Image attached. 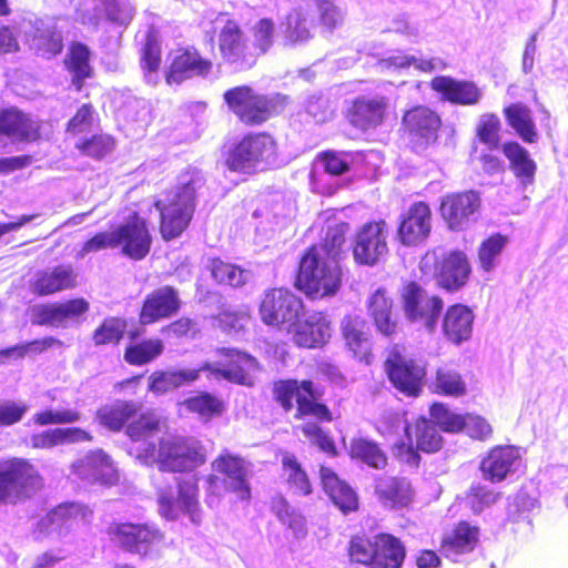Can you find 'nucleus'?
Masks as SVG:
<instances>
[{
	"instance_id": "nucleus-24",
	"label": "nucleus",
	"mask_w": 568,
	"mask_h": 568,
	"mask_svg": "<svg viewBox=\"0 0 568 568\" xmlns=\"http://www.w3.org/2000/svg\"><path fill=\"white\" fill-rule=\"evenodd\" d=\"M478 192L462 191L449 193L442 199L439 212L452 231L463 230L480 209Z\"/></svg>"
},
{
	"instance_id": "nucleus-13",
	"label": "nucleus",
	"mask_w": 568,
	"mask_h": 568,
	"mask_svg": "<svg viewBox=\"0 0 568 568\" xmlns=\"http://www.w3.org/2000/svg\"><path fill=\"white\" fill-rule=\"evenodd\" d=\"M224 100L246 124H261L278 112L275 98L257 94L246 85L227 90L224 93Z\"/></svg>"
},
{
	"instance_id": "nucleus-25",
	"label": "nucleus",
	"mask_w": 568,
	"mask_h": 568,
	"mask_svg": "<svg viewBox=\"0 0 568 568\" xmlns=\"http://www.w3.org/2000/svg\"><path fill=\"white\" fill-rule=\"evenodd\" d=\"M366 308L379 335L393 339L400 333L402 324L395 311L394 300L385 287H378L368 296Z\"/></svg>"
},
{
	"instance_id": "nucleus-38",
	"label": "nucleus",
	"mask_w": 568,
	"mask_h": 568,
	"mask_svg": "<svg viewBox=\"0 0 568 568\" xmlns=\"http://www.w3.org/2000/svg\"><path fill=\"white\" fill-rule=\"evenodd\" d=\"M139 335L138 331H132L129 334L131 343L123 349V361L135 367L149 365L156 361L164 353V342L160 337L144 338L133 342Z\"/></svg>"
},
{
	"instance_id": "nucleus-53",
	"label": "nucleus",
	"mask_w": 568,
	"mask_h": 568,
	"mask_svg": "<svg viewBox=\"0 0 568 568\" xmlns=\"http://www.w3.org/2000/svg\"><path fill=\"white\" fill-rule=\"evenodd\" d=\"M501 150L516 175L524 178H532L535 175L537 165L530 158L529 152L518 142H506L503 144Z\"/></svg>"
},
{
	"instance_id": "nucleus-20",
	"label": "nucleus",
	"mask_w": 568,
	"mask_h": 568,
	"mask_svg": "<svg viewBox=\"0 0 568 568\" xmlns=\"http://www.w3.org/2000/svg\"><path fill=\"white\" fill-rule=\"evenodd\" d=\"M182 302L178 288L164 285L149 292L143 298L138 317L141 325H152L179 313Z\"/></svg>"
},
{
	"instance_id": "nucleus-60",
	"label": "nucleus",
	"mask_w": 568,
	"mask_h": 568,
	"mask_svg": "<svg viewBox=\"0 0 568 568\" xmlns=\"http://www.w3.org/2000/svg\"><path fill=\"white\" fill-rule=\"evenodd\" d=\"M501 498V493L487 485L473 484L466 493V500L475 514L481 513L485 508L496 504Z\"/></svg>"
},
{
	"instance_id": "nucleus-31",
	"label": "nucleus",
	"mask_w": 568,
	"mask_h": 568,
	"mask_svg": "<svg viewBox=\"0 0 568 568\" xmlns=\"http://www.w3.org/2000/svg\"><path fill=\"white\" fill-rule=\"evenodd\" d=\"M318 476L323 491L343 515H349L359 509L361 503L357 491L346 480L342 479L333 468L321 465Z\"/></svg>"
},
{
	"instance_id": "nucleus-16",
	"label": "nucleus",
	"mask_w": 568,
	"mask_h": 568,
	"mask_svg": "<svg viewBox=\"0 0 568 568\" xmlns=\"http://www.w3.org/2000/svg\"><path fill=\"white\" fill-rule=\"evenodd\" d=\"M524 466L521 448L516 445H495L479 462L483 478L490 484H499Z\"/></svg>"
},
{
	"instance_id": "nucleus-42",
	"label": "nucleus",
	"mask_w": 568,
	"mask_h": 568,
	"mask_svg": "<svg viewBox=\"0 0 568 568\" xmlns=\"http://www.w3.org/2000/svg\"><path fill=\"white\" fill-rule=\"evenodd\" d=\"M281 475L290 489L295 494L308 496L313 493L312 481L295 454L284 450L280 453Z\"/></svg>"
},
{
	"instance_id": "nucleus-28",
	"label": "nucleus",
	"mask_w": 568,
	"mask_h": 568,
	"mask_svg": "<svg viewBox=\"0 0 568 568\" xmlns=\"http://www.w3.org/2000/svg\"><path fill=\"white\" fill-rule=\"evenodd\" d=\"M389 99L384 95H362L353 101L348 110L349 123L362 130L368 131L382 125L388 114Z\"/></svg>"
},
{
	"instance_id": "nucleus-9",
	"label": "nucleus",
	"mask_w": 568,
	"mask_h": 568,
	"mask_svg": "<svg viewBox=\"0 0 568 568\" xmlns=\"http://www.w3.org/2000/svg\"><path fill=\"white\" fill-rule=\"evenodd\" d=\"M304 302L291 288L275 286L265 290L258 302L261 322L277 331L291 328L302 316Z\"/></svg>"
},
{
	"instance_id": "nucleus-46",
	"label": "nucleus",
	"mask_w": 568,
	"mask_h": 568,
	"mask_svg": "<svg viewBox=\"0 0 568 568\" xmlns=\"http://www.w3.org/2000/svg\"><path fill=\"white\" fill-rule=\"evenodd\" d=\"M163 426L164 420L155 409L148 408L143 410L141 408L136 417L132 418L125 435L132 442H145L161 433Z\"/></svg>"
},
{
	"instance_id": "nucleus-48",
	"label": "nucleus",
	"mask_w": 568,
	"mask_h": 568,
	"mask_svg": "<svg viewBox=\"0 0 568 568\" xmlns=\"http://www.w3.org/2000/svg\"><path fill=\"white\" fill-rule=\"evenodd\" d=\"M348 229L349 226L346 222L329 225L321 241L310 245L308 247L339 261L344 252Z\"/></svg>"
},
{
	"instance_id": "nucleus-61",
	"label": "nucleus",
	"mask_w": 568,
	"mask_h": 568,
	"mask_svg": "<svg viewBox=\"0 0 568 568\" xmlns=\"http://www.w3.org/2000/svg\"><path fill=\"white\" fill-rule=\"evenodd\" d=\"M501 122L494 113H485L480 115L477 126L476 136L487 145L489 150L496 149L500 142Z\"/></svg>"
},
{
	"instance_id": "nucleus-33",
	"label": "nucleus",
	"mask_w": 568,
	"mask_h": 568,
	"mask_svg": "<svg viewBox=\"0 0 568 568\" xmlns=\"http://www.w3.org/2000/svg\"><path fill=\"white\" fill-rule=\"evenodd\" d=\"M432 212L423 201L415 202L398 225V239L404 245L423 242L430 232Z\"/></svg>"
},
{
	"instance_id": "nucleus-37",
	"label": "nucleus",
	"mask_w": 568,
	"mask_h": 568,
	"mask_svg": "<svg viewBox=\"0 0 568 568\" xmlns=\"http://www.w3.org/2000/svg\"><path fill=\"white\" fill-rule=\"evenodd\" d=\"M142 404L134 400H116L111 405H104L97 412V417L103 427L111 432H121L126 429L141 410Z\"/></svg>"
},
{
	"instance_id": "nucleus-58",
	"label": "nucleus",
	"mask_w": 568,
	"mask_h": 568,
	"mask_svg": "<svg viewBox=\"0 0 568 568\" xmlns=\"http://www.w3.org/2000/svg\"><path fill=\"white\" fill-rule=\"evenodd\" d=\"M210 271L213 278L221 285L240 287L245 283L243 268L219 257L211 260Z\"/></svg>"
},
{
	"instance_id": "nucleus-5",
	"label": "nucleus",
	"mask_w": 568,
	"mask_h": 568,
	"mask_svg": "<svg viewBox=\"0 0 568 568\" xmlns=\"http://www.w3.org/2000/svg\"><path fill=\"white\" fill-rule=\"evenodd\" d=\"M159 211V233L170 242L182 236L190 227L196 209V192L189 181L176 190L169 191L164 199L154 202Z\"/></svg>"
},
{
	"instance_id": "nucleus-36",
	"label": "nucleus",
	"mask_w": 568,
	"mask_h": 568,
	"mask_svg": "<svg viewBox=\"0 0 568 568\" xmlns=\"http://www.w3.org/2000/svg\"><path fill=\"white\" fill-rule=\"evenodd\" d=\"M430 88L440 93L443 99L454 104L475 105L481 98V90L470 81H459L449 77H436Z\"/></svg>"
},
{
	"instance_id": "nucleus-12",
	"label": "nucleus",
	"mask_w": 568,
	"mask_h": 568,
	"mask_svg": "<svg viewBox=\"0 0 568 568\" xmlns=\"http://www.w3.org/2000/svg\"><path fill=\"white\" fill-rule=\"evenodd\" d=\"M389 230L385 220H373L361 225L352 242V253L356 264L374 266L388 254Z\"/></svg>"
},
{
	"instance_id": "nucleus-11",
	"label": "nucleus",
	"mask_w": 568,
	"mask_h": 568,
	"mask_svg": "<svg viewBox=\"0 0 568 568\" xmlns=\"http://www.w3.org/2000/svg\"><path fill=\"white\" fill-rule=\"evenodd\" d=\"M400 303L405 317L418 323L428 333L436 331L444 310V301L437 294H429L418 282H406L400 291Z\"/></svg>"
},
{
	"instance_id": "nucleus-3",
	"label": "nucleus",
	"mask_w": 568,
	"mask_h": 568,
	"mask_svg": "<svg viewBox=\"0 0 568 568\" xmlns=\"http://www.w3.org/2000/svg\"><path fill=\"white\" fill-rule=\"evenodd\" d=\"M342 280L339 261L306 247L300 256L293 285L306 298L316 301L336 295Z\"/></svg>"
},
{
	"instance_id": "nucleus-21",
	"label": "nucleus",
	"mask_w": 568,
	"mask_h": 568,
	"mask_svg": "<svg viewBox=\"0 0 568 568\" xmlns=\"http://www.w3.org/2000/svg\"><path fill=\"white\" fill-rule=\"evenodd\" d=\"M373 494L378 504L388 510L409 508L415 499L412 481L398 475H378L373 481Z\"/></svg>"
},
{
	"instance_id": "nucleus-64",
	"label": "nucleus",
	"mask_w": 568,
	"mask_h": 568,
	"mask_svg": "<svg viewBox=\"0 0 568 568\" xmlns=\"http://www.w3.org/2000/svg\"><path fill=\"white\" fill-rule=\"evenodd\" d=\"M142 68L146 71L145 77L149 82L154 81L153 73H155L161 63V50L156 37L149 33L142 49Z\"/></svg>"
},
{
	"instance_id": "nucleus-4",
	"label": "nucleus",
	"mask_w": 568,
	"mask_h": 568,
	"mask_svg": "<svg viewBox=\"0 0 568 568\" xmlns=\"http://www.w3.org/2000/svg\"><path fill=\"white\" fill-rule=\"evenodd\" d=\"M352 564L363 568H403L407 557L404 541L394 534H355L347 545Z\"/></svg>"
},
{
	"instance_id": "nucleus-10",
	"label": "nucleus",
	"mask_w": 568,
	"mask_h": 568,
	"mask_svg": "<svg viewBox=\"0 0 568 568\" xmlns=\"http://www.w3.org/2000/svg\"><path fill=\"white\" fill-rule=\"evenodd\" d=\"M109 539L126 552L149 557L164 542V532L149 523L112 521L106 527Z\"/></svg>"
},
{
	"instance_id": "nucleus-43",
	"label": "nucleus",
	"mask_w": 568,
	"mask_h": 568,
	"mask_svg": "<svg viewBox=\"0 0 568 568\" xmlns=\"http://www.w3.org/2000/svg\"><path fill=\"white\" fill-rule=\"evenodd\" d=\"M281 36L286 47L306 43L312 38L307 13L301 8L290 11L281 22Z\"/></svg>"
},
{
	"instance_id": "nucleus-23",
	"label": "nucleus",
	"mask_w": 568,
	"mask_h": 568,
	"mask_svg": "<svg viewBox=\"0 0 568 568\" xmlns=\"http://www.w3.org/2000/svg\"><path fill=\"white\" fill-rule=\"evenodd\" d=\"M52 133V126L32 119L18 109L10 108L0 111V135H6L14 141H36L48 139Z\"/></svg>"
},
{
	"instance_id": "nucleus-59",
	"label": "nucleus",
	"mask_w": 568,
	"mask_h": 568,
	"mask_svg": "<svg viewBox=\"0 0 568 568\" xmlns=\"http://www.w3.org/2000/svg\"><path fill=\"white\" fill-rule=\"evenodd\" d=\"M321 424L322 423H317L316 420L308 422L301 425L300 429L303 436L321 452L331 457H336L338 455V450L334 438L321 426Z\"/></svg>"
},
{
	"instance_id": "nucleus-52",
	"label": "nucleus",
	"mask_w": 568,
	"mask_h": 568,
	"mask_svg": "<svg viewBox=\"0 0 568 568\" xmlns=\"http://www.w3.org/2000/svg\"><path fill=\"white\" fill-rule=\"evenodd\" d=\"M187 412L196 414L205 422L221 416L225 410V404L215 395L201 392L183 402Z\"/></svg>"
},
{
	"instance_id": "nucleus-63",
	"label": "nucleus",
	"mask_w": 568,
	"mask_h": 568,
	"mask_svg": "<svg viewBox=\"0 0 568 568\" xmlns=\"http://www.w3.org/2000/svg\"><path fill=\"white\" fill-rule=\"evenodd\" d=\"M275 23L271 18H262L251 29L253 45L260 53H266L274 43Z\"/></svg>"
},
{
	"instance_id": "nucleus-49",
	"label": "nucleus",
	"mask_w": 568,
	"mask_h": 568,
	"mask_svg": "<svg viewBox=\"0 0 568 568\" xmlns=\"http://www.w3.org/2000/svg\"><path fill=\"white\" fill-rule=\"evenodd\" d=\"M433 392L443 396L462 397L467 393V384L456 369L442 366L435 372Z\"/></svg>"
},
{
	"instance_id": "nucleus-50",
	"label": "nucleus",
	"mask_w": 568,
	"mask_h": 568,
	"mask_svg": "<svg viewBox=\"0 0 568 568\" xmlns=\"http://www.w3.org/2000/svg\"><path fill=\"white\" fill-rule=\"evenodd\" d=\"M29 45L39 55L51 58L62 51V36L52 28L36 27L32 34L28 38Z\"/></svg>"
},
{
	"instance_id": "nucleus-35",
	"label": "nucleus",
	"mask_w": 568,
	"mask_h": 568,
	"mask_svg": "<svg viewBox=\"0 0 568 568\" xmlns=\"http://www.w3.org/2000/svg\"><path fill=\"white\" fill-rule=\"evenodd\" d=\"M219 49L223 59L232 64L247 67L253 63L252 55L240 26L227 20L219 34Z\"/></svg>"
},
{
	"instance_id": "nucleus-30",
	"label": "nucleus",
	"mask_w": 568,
	"mask_h": 568,
	"mask_svg": "<svg viewBox=\"0 0 568 568\" xmlns=\"http://www.w3.org/2000/svg\"><path fill=\"white\" fill-rule=\"evenodd\" d=\"M78 286V274L72 265L59 264L38 271L30 282V290L39 297L51 296Z\"/></svg>"
},
{
	"instance_id": "nucleus-26",
	"label": "nucleus",
	"mask_w": 568,
	"mask_h": 568,
	"mask_svg": "<svg viewBox=\"0 0 568 568\" xmlns=\"http://www.w3.org/2000/svg\"><path fill=\"white\" fill-rule=\"evenodd\" d=\"M273 150L274 141L270 135L251 134L233 148L226 160V165L233 172L250 173V169Z\"/></svg>"
},
{
	"instance_id": "nucleus-18",
	"label": "nucleus",
	"mask_w": 568,
	"mask_h": 568,
	"mask_svg": "<svg viewBox=\"0 0 568 568\" xmlns=\"http://www.w3.org/2000/svg\"><path fill=\"white\" fill-rule=\"evenodd\" d=\"M292 342L297 348L318 349L328 344L332 337V321L324 311H315L303 321L300 318L291 328Z\"/></svg>"
},
{
	"instance_id": "nucleus-22",
	"label": "nucleus",
	"mask_w": 568,
	"mask_h": 568,
	"mask_svg": "<svg viewBox=\"0 0 568 568\" xmlns=\"http://www.w3.org/2000/svg\"><path fill=\"white\" fill-rule=\"evenodd\" d=\"M402 126L410 142L428 146L436 142L442 126L439 114L426 105L407 110L402 118Z\"/></svg>"
},
{
	"instance_id": "nucleus-17",
	"label": "nucleus",
	"mask_w": 568,
	"mask_h": 568,
	"mask_svg": "<svg viewBox=\"0 0 568 568\" xmlns=\"http://www.w3.org/2000/svg\"><path fill=\"white\" fill-rule=\"evenodd\" d=\"M339 334L344 349L366 365L373 361V334L367 320L359 314H346L339 322Z\"/></svg>"
},
{
	"instance_id": "nucleus-1",
	"label": "nucleus",
	"mask_w": 568,
	"mask_h": 568,
	"mask_svg": "<svg viewBox=\"0 0 568 568\" xmlns=\"http://www.w3.org/2000/svg\"><path fill=\"white\" fill-rule=\"evenodd\" d=\"M138 458L155 465L161 473L180 474L174 477V487L166 485L156 489L160 516L175 521L184 515L192 524L200 525L203 520L200 476L194 471L206 463L201 442L189 437L162 438L158 445L150 444L142 449Z\"/></svg>"
},
{
	"instance_id": "nucleus-8",
	"label": "nucleus",
	"mask_w": 568,
	"mask_h": 568,
	"mask_svg": "<svg viewBox=\"0 0 568 568\" xmlns=\"http://www.w3.org/2000/svg\"><path fill=\"white\" fill-rule=\"evenodd\" d=\"M384 372L390 385L408 398H417L424 389L427 376L426 364L405 356V346L392 345L383 363Z\"/></svg>"
},
{
	"instance_id": "nucleus-51",
	"label": "nucleus",
	"mask_w": 568,
	"mask_h": 568,
	"mask_svg": "<svg viewBox=\"0 0 568 568\" xmlns=\"http://www.w3.org/2000/svg\"><path fill=\"white\" fill-rule=\"evenodd\" d=\"M128 321L120 316H109L102 320L92 333L95 346L119 345L125 336Z\"/></svg>"
},
{
	"instance_id": "nucleus-7",
	"label": "nucleus",
	"mask_w": 568,
	"mask_h": 568,
	"mask_svg": "<svg viewBox=\"0 0 568 568\" xmlns=\"http://www.w3.org/2000/svg\"><path fill=\"white\" fill-rule=\"evenodd\" d=\"M207 496L220 495L219 488L234 493L239 499L251 498L248 463L236 453L223 449L212 462L211 473L205 477Z\"/></svg>"
},
{
	"instance_id": "nucleus-2",
	"label": "nucleus",
	"mask_w": 568,
	"mask_h": 568,
	"mask_svg": "<svg viewBox=\"0 0 568 568\" xmlns=\"http://www.w3.org/2000/svg\"><path fill=\"white\" fill-rule=\"evenodd\" d=\"M273 400L286 414L293 413L297 420L313 419L332 423L333 410L322 399V392L308 378H281L272 384Z\"/></svg>"
},
{
	"instance_id": "nucleus-57",
	"label": "nucleus",
	"mask_w": 568,
	"mask_h": 568,
	"mask_svg": "<svg viewBox=\"0 0 568 568\" xmlns=\"http://www.w3.org/2000/svg\"><path fill=\"white\" fill-rule=\"evenodd\" d=\"M90 51L82 43H73L70 48L65 64L73 74V83L80 90L81 81L91 75Z\"/></svg>"
},
{
	"instance_id": "nucleus-41",
	"label": "nucleus",
	"mask_w": 568,
	"mask_h": 568,
	"mask_svg": "<svg viewBox=\"0 0 568 568\" xmlns=\"http://www.w3.org/2000/svg\"><path fill=\"white\" fill-rule=\"evenodd\" d=\"M348 456L352 460L359 462L377 470L385 469L389 464L388 455L382 446L366 437H357L351 440Z\"/></svg>"
},
{
	"instance_id": "nucleus-56",
	"label": "nucleus",
	"mask_w": 568,
	"mask_h": 568,
	"mask_svg": "<svg viewBox=\"0 0 568 568\" xmlns=\"http://www.w3.org/2000/svg\"><path fill=\"white\" fill-rule=\"evenodd\" d=\"M507 243V235L494 233L479 244L477 251L478 265L484 272H490L495 268Z\"/></svg>"
},
{
	"instance_id": "nucleus-32",
	"label": "nucleus",
	"mask_w": 568,
	"mask_h": 568,
	"mask_svg": "<svg viewBox=\"0 0 568 568\" xmlns=\"http://www.w3.org/2000/svg\"><path fill=\"white\" fill-rule=\"evenodd\" d=\"M73 473L89 484L111 486L118 481V474L111 458L102 450L92 452L73 465Z\"/></svg>"
},
{
	"instance_id": "nucleus-19",
	"label": "nucleus",
	"mask_w": 568,
	"mask_h": 568,
	"mask_svg": "<svg viewBox=\"0 0 568 568\" xmlns=\"http://www.w3.org/2000/svg\"><path fill=\"white\" fill-rule=\"evenodd\" d=\"M118 237L121 253L131 260L141 261L151 251L149 222L138 212L131 213L124 223L118 225Z\"/></svg>"
},
{
	"instance_id": "nucleus-39",
	"label": "nucleus",
	"mask_w": 568,
	"mask_h": 568,
	"mask_svg": "<svg viewBox=\"0 0 568 568\" xmlns=\"http://www.w3.org/2000/svg\"><path fill=\"white\" fill-rule=\"evenodd\" d=\"M405 436L414 442L417 449L424 454L438 453L444 445L439 429L426 417H418L405 427Z\"/></svg>"
},
{
	"instance_id": "nucleus-14",
	"label": "nucleus",
	"mask_w": 568,
	"mask_h": 568,
	"mask_svg": "<svg viewBox=\"0 0 568 568\" xmlns=\"http://www.w3.org/2000/svg\"><path fill=\"white\" fill-rule=\"evenodd\" d=\"M216 354L221 359L217 366L206 362L203 364V369L236 385L247 387L254 385L251 369L258 368L260 364L253 355L232 347H220Z\"/></svg>"
},
{
	"instance_id": "nucleus-44",
	"label": "nucleus",
	"mask_w": 568,
	"mask_h": 568,
	"mask_svg": "<svg viewBox=\"0 0 568 568\" xmlns=\"http://www.w3.org/2000/svg\"><path fill=\"white\" fill-rule=\"evenodd\" d=\"M504 115L508 125L515 130L523 141L535 143L538 140L532 112L526 104L521 102L511 103L504 109Z\"/></svg>"
},
{
	"instance_id": "nucleus-40",
	"label": "nucleus",
	"mask_w": 568,
	"mask_h": 568,
	"mask_svg": "<svg viewBox=\"0 0 568 568\" xmlns=\"http://www.w3.org/2000/svg\"><path fill=\"white\" fill-rule=\"evenodd\" d=\"M212 68V62L202 59L197 52L184 51L176 55L166 75L169 84H179L185 79L206 74Z\"/></svg>"
},
{
	"instance_id": "nucleus-62",
	"label": "nucleus",
	"mask_w": 568,
	"mask_h": 568,
	"mask_svg": "<svg viewBox=\"0 0 568 568\" xmlns=\"http://www.w3.org/2000/svg\"><path fill=\"white\" fill-rule=\"evenodd\" d=\"M314 168L323 169L329 175H342L349 171L348 156L336 151H325L317 155Z\"/></svg>"
},
{
	"instance_id": "nucleus-47",
	"label": "nucleus",
	"mask_w": 568,
	"mask_h": 568,
	"mask_svg": "<svg viewBox=\"0 0 568 568\" xmlns=\"http://www.w3.org/2000/svg\"><path fill=\"white\" fill-rule=\"evenodd\" d=\"M92 515V510L83 504L62 503L47 514V521L55 528H69L80 523H85Z\"/></svg>"
},
{
	"instance_id": "nucleus-34",
	"label": "nucleus",
	"mask_w": 568,
	"mask_h": 568,
	"mask_svg": "<svg viewBox=\"0 0 568 568\" xmlns=\"http://www.w3.org/2000/svg\"><path fill=\"white\" fill-rule=\"evenodd\" d=\"M480 540V528L467 520H459L445 534L439 544V551L446 557L473 552Z\"/></svg>"
},
{
	"instance_id": "nucleus-45",
	"label": "nucleus",
	"mask_w": 568,
	"mask_h": 568,
	"mask_svg": "<svg viewBox=\"0 0 568 568\" xmlns=\"http://www.w3.org/2000/svg\"><path fill=\"white\" fill-rule=\"evenodd\" d=\"M270 509L281 524L293 531L295 537L306 536L307 523L305 516L293 507L282 494H276L271 498Z\"/></svg>"
},
{
	"instance_id": "nucleus-54",
	"label": "nucleus",
	"mask_w": 568,
	"mask_h": 568,
	"mask_svg": "<svg viewBox=\"0 0 568 568\" xmlns=\"http://www.w3.org/2000/svg\"><path fill=\"white\" fill-rule=\"evenodd\" d=\"M410 65H414L416 69L425 72H430L435 70H442L445 67V63L439 58H433L429 60L418 59L413 55H393L385 59H381L378 61V68L383 72L406 69Z\"/></svg>"
},
{
	"instance_id": "nucleus-6",
	"label": "nucleus",
	"mask_w": 568,
	"mask_h": 568,
	"mask_svg": "<svg viewBox=\"0 0 568 568\" xmlns=\"http://www.w3.org/2000/svg\"><path fill=\"white\" fill-rule=\"evenodd\" d=\"M43 487V478L28 458L9 457L0 462V505H17Z\"/></svg>"
},
{
	"instance_id": "nucleus-55",
	"label": "nucleus",
	"mask_w": 568,
	"mask_h": 568,
	"mask_svg": "<svg viewBox=\"0 0 568 568\" xmlns=\"http://www.w3.org/2000/svg\"><path fill=\"white\" fill-rule=\"evenodd\" d=\"M429 420L445 433H459L465 429L466 414L452 412L444 403H433L429 407Z\"/></svg>"
},
{
	"instance_id": "nucleus-29",
	"label": "nucleus",
	"mask_w": 568,
	"mask_h": 568,
	"mask_svg": "<svg viewBox=\"0 0 568 568\" xmlns=\"http://www.w3.org/2000/svg\"><path fill=\"white\" fill-rule=\"evenodd\" d=\"M440 332L446 342L460 345L471 338L475 314L463 303L448 305L440 315Z\"/></svg>"
},
{
	"instance_id": "nucleus-15",
	"label": "nucleus",
	"mask_w": 568,
	"mask_h": 568,
	"mask_svg": "<svg viewBox=\"0 0 568 568\" xmlns=\"http://www.w3.org/2000/svg\"><path fill=\"white\" fill-rule=\"evenodd\" d=\"M471 273L473 266L468 255L458 248L444 252L434 264L436 285L447 293L463 290Z\"/></svg>"
},
{
	"instance_id": "nucleus-27",
	"label": "nucleus",
	"mask_w": 568,
	"mask_h": 568,
	"mask_svg": "<svg viewBox=\"0 0 568 568\" xmlns=\"http://www.w3.org/2000/svg\"><path fill=\"white\" fill-rule=\"evenodd\" d=\"M77 14L83 24L92 27L102 19L126 24L132 20L134 9L128 0H89L80 4Z\"/></svg>"
}]
</instances>
